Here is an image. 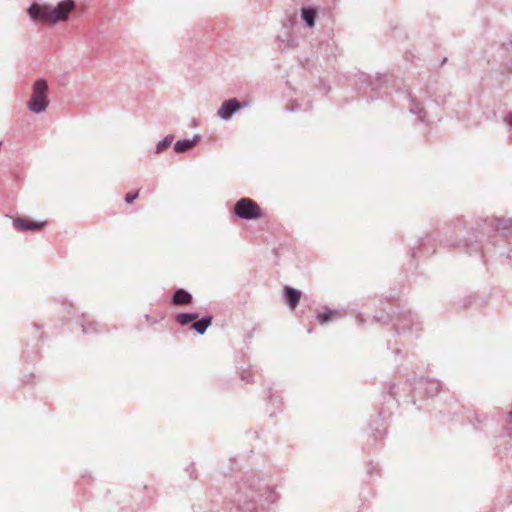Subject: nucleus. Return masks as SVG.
<instances>
[{"label":"nucleus","mask_w":512,"mask_h":512,"mask_svg":"<svg viewBox=\"0 0 512 512\" xmlns=\"http://www.w3.org/2000/svg\"><path fill=\"white\" fill-rule=\"evenodd\" d=\"M74 9L75 2L73 0H63L57 6L33 3L28 9V15L35 21L52 25L66 21Z\"/></svg>","instance_id":"1"},{"label":"nucleus","mask_w":512,"mask_h":512,"mask_svg":"<svg viewBox=\"0 0 512 512\" xmlns=\"http://www.w3.org/2000/svg\"><path fill=\"white\" fill-rule=\"evenodd\" d=\"M47 89V82L43 79H39L34 83L33 93L28 102V108L32 112L40 113L47 108L49 103L47 98Z\"/></svg>","instance_id":"2"},{"label":"nucleus","mask_w":512,"mask_h":512,"mask_svg":"<svg viewBox=\"0 0 512 512\" xmlns=\"http://www.w3.org/2000/svg\"><path fill=\"white\" fill-rule=\"evenodd\" d=\"M234 213L241 219L257 220L263 215L261 207L250 198H241L234 205Z\"/></svg>","instance_id":"3"},{"label":"nucleus","mask_w":512,"mask_h":512,"mask_svg":"<svg viewBox=\"0 0 512 512\" xmlns=\"http://www.w3.org/2000/svg\"><path fill=\"white\" fill-rule=\"evenodd\" d=\"M46 222H36L25 218H16L13 221L15 229L18 231H36L40 230L45 226Z\"/></svg>","instance_id":"4"},{"label":"nucleus","mask_w":512,"mask_h":512,"mask_svg":"<svg viewBox=\"0 0 512 512\" xmlns=\"http://www.w3.org/2000/svg\"><path fill=\"white\" fill-rule=\"evenodd\" d=\"M241 108L240 103L236 99H229L222 103L218 110V115L223 119H229L231 115Z\"/></svg>","instance_id":"5"},{"label":"nucleus","mask_w":512,"mask_h":512,"mask_svg":"<svg viewBox=\"0 0 512 512\" xmlns=\"http://www.w3.org/2000/svg\"><path fill=\"white\" fill-rule=\"evenodd\" d=\"M284 292L290 308L294 310L300 301L301 292L289 286H285Z\"/></svg>","instance_id":"6"},{"label":"nucleus","mask_w":512,"mask_h":512,"mask_svg":"<svg viewBox=\"0 0 512 512\" xmlns=\"http://www.w3.org/2000/svg\"><path fill=\"white\" fill-rule=\"evenodd\" d=\"M192 301V296L183 289H178L175 291L172 302L175 305H187L190 304Z\"/></svg>","instance_id":"7"},{"label":"nucleus","mask_w":512,"mask_h":512,"mask_svg":"<svg viewBox=\"0 0 512 512\" xmlns=\"http://www.w3.org/2000/svg\"><path fill=\"white\" fill-rule=\"evenodd\" d=\"M212 317L208 316L201 320H198L192 324L191 328L197 331L199 334H204L206 329L211 325Z\"/></svg>","instance_id":"8"},{"label":"nucleus","mask_w":512,"mask_h":512,"mask_svg":"<svg viewBox=\"0 0 512 512\" xmlns=\"http://www.w3.org/2000/svg\"><path fill=\"white\" fill-rule=\"evenodd\" d=\"M196 143V140H182V141H177L175 146H174V149L177 153H183V152H186L188 150H190L191 148L194 147Z\"/></svg>","instance_id":"9"},{"label":"nucleus","mask_w":512,"mask_h":512,"mask_svg":"<svg viewBox=\"0 0 512 512\" xmlns=\"http://www.w3.org/2000/svg\"><path fill=\"white\" fill-rule=\"evenodd\" d=\"M199 315L197 313H180L176 316V321L180 325H187L190 322L197 320Z\"/></svg>","instance_id":"10"},{"label":"nucleus","mask_w":512,"mask_h":512,"mask_svg":"<svg viewBox=\"0 0 512 512\" xmlns=\"http://www.w3.org/2000/svg\"><path fill=\"white\" fill-rule=\"evenodd\" d=\"M315 16H316V11L314 9H312V8H303L302 9V17L309 27L314 26Z\"/></svg>","instance_id":"11"},{"label":"nucleus","mask_w":512,"mask_h":512,"mask_svg":"<svg viewBox=\"0 0 512 512\" xmlns=\"http://www.w3.org/2000/svg\"><path fill=\"white\" fill-rule=\"evenodd\" d=\"M336 315V312L327 310L324 313H319L317 315V320L319 321L320 324H325L326 322L332 320Z\"/></svg>","instance_id":"12"},{"label":"nucleus","mask_w":512,"mask_h":512,"mask_svg":"<svg viewBox=\"0 0 512 512\" xmlns=\"http://www.w3.org/2000/svg\"><path fill=\"white\" fill-rule=\"evenodd\" d=\"M171 143H172V138L171 137H166L162 142H160L157 145L156 153L162 152L164 149L169 147L171 145Z\"/></svg>","instance_id":"13"},{"label":"nucleus","mask_w":512,"mask_h":512,"mask_svg":"<svg viewBox=\"0 0 512 512\" xmlns=\"http://www.w3.org/2000/svg\"><path fill=\"white\" fill-rule=\"evenodd\" d=\"M137 197H138V192H135V193L129 192L125 196V201L127 203H132Z\"/></svg>","instance_id":"14"}]
</instances>
